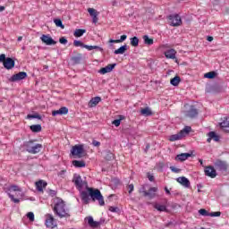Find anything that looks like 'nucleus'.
<instances>
[{
    "instance_id": "obj_1",
    "label": "nucleus",
    "mask_w": 229,
    "mask_h": 229,
    "mask_svg": "<svg viewBox=\"0 0 229 229\" xmlns=\"http://www.w3.org/2000/svg\"><path fill=\"white\" fill-rule=\"evenodd\" d=\"M89 196L93 201H96L97 199V201H98V205H100V207H104L105 199L103 198V195L101 194V191L98 189L88 188V192L87 191L81 192V198L83 203H85V205H88L90 199Z\"/></svg>"
},
{
    "instance_id": "obj_2",
    "label": "nucleus",
    "mask_w": 229,
    "mask_h": 229,
    "mask_svg": "<svg viewBox=\"0 0 229 229\" xmlns=\"http://www.w3.org/2000/svg\"><path fill=\"white\" fill-rule=\"evenodd\" d=\"M54 213L55 216H58L61 219L63 217H71V215L69 214V209L65 207V202L62 199H57L55 202L54 208H53Z\"/></svg>"
},
{
    "instance_id": "obj_3",
    "label": "nucleus",
    "mask_w": 229,
    "mask_h": 229,
    "mask_svg": "<svg viewBox=\"0 0 229 229\" xmlns=\"http://www.w3.org/2000/svg\"><path fill=\"white\" fill-rule=\"evenodd\" d=\"M192 128L191 126H185L182 130H181L177 134H173L169 136L168 140L170 142H175V140H182L183 137H186L191 133Z\"/></svg>"
},
{
    "instance_id": "obj_4",
    "label": "nucleus",
    "mask_w": 229,
    "mask_h": 229,
    "mask_svg": "<svg viewBox=\"0 0 229 229\" xmlns=\"http://www.w3.org/2000/svg\"><path fill=\"white\" fill-rule=\"evenodd\" d=\"M24 147L26 148V151H28V153H30L31 155H37V153H40V149H42V144H35L31 140L27 141L24 144Z\"/></svg>"
},
{
    "instance_id": "obj_5",
    "label": "nucleus",
    "mask_w": 229,
    "mask_h": 229,
    "mask_svg": "<svg viewBox=\"0 0 229 229\" xmlns=\"http://www.w3.org/2000/svg\"><path fill=\"white\" fill-rule=\"evenodd\" d=\"M71 154L77 158H83V157H87V150H85L83 145H75L72 148Z\"/></svg>"
},
{
    "instance_id": "obj_6",
    "label": "nucleus",
    "mask_w": 229,
    "mask_h": 229,
    "mask_svg": "<svg viewBox=\"0 0 229 229\" xmlns=\"http://www.w3.org/2000/svg\"><path fill=\"white\" fill-rule=\"evenodd\" d=\"M46 220H45V225L47 228H56L57 224H56V219H55V216L51 214H47L45 216Z\"/></svg>"
},
{
    "instance_id": "obj_7",
    "label": "nucleus",
    "mask_w": 229,
    "mask_h": 229,
    "mask_svg": "<svg viewBox=\"0 0 229 229\" xmlns=\"http://www.w3.org/2000/svg\"><path fill=\"white\" fill-rule=\"evenodd\" d=\"M168 21L170 26H180L182 24V18L178 14H170Z\"/></svg>"
},
{
    "instance_id": "obj_8",
    "label": "nucleus",
    "mask_w": 229,
    "mask_h": 229,
    "mask_svg": "<svg viewBox=\"0 0 229 229\" xmlns=\"http://www.w3.org/2000/svg\"><path fill=\"white\" fill-rule=\"evenodd\" d=\"M73 183H75V187L79 189V191H81L83 189V186L87 183L83 182V179H81V176L78 174H75L72 179Z\"/></svg>"
},
{
    "instance_id": "obj_9",
    "label": "nucleus",
    "mask_w": 229,
    "mask_h": 229,
    "mask_svg": "<svg viewBox=\"0 0 229 229\" xmlns=\"http://www.w3.org/2000/svg\"><path fill=\"white\" fill-rule=\"evenodd\" d=\"M184 115L190 119H194L198 117V109L194 106H191L189 110L184 111Z\"/></svg>"
},
{
    "instance_id": "obj_10",
    "label": "nucleus",
    "mask_w": 229,
    "mask_h": 229,
    "mask_svg": "<svg viewBox=\"0 0 229 229\" xmlns=\"http://www.w3.org/2000/svg\"><path fill=\"white\" fill-rule=\"evenodd\" d=\"M40 40L43 44H46V46H55V44H56V41H55L51 36L46 34L40 37Z\"/></svg>"
},
{
    "instance_id": "obj_11",
    "label": "nucleus",
    "mask_w": 229,
    "mask_h": 229,
    "mask_svg": "<svg viewBox=\"0 0 229 229\" xmlns=\"http://www.w3.org/2000/svg\"><path fill=\"white\" fill-rule=\"evenodd\" d=\"M28 78V73L26 72H20L16 74H13L10 78V81H21V80H26Z\"/></svg>"
},
{
    "instance_id": "obj_12",
    "label": "nucleus",
    "mask_w": 229,
    "mask_h": 229,
    "mask_svg": "<svg viewBox=\"0 0 229 229\" xmlns=\"http://www.w3.org/2000/svg\"><path fill=\"white\" fill-rule=\"evenodd\" d=\"M115 65H117V64H108L107 66L101 68L98 71V72L100 74H106L108 72H112V71H114V69H115Z\"/></svg>"
},
{
    "instance_id": "obj_13",
    "label": "nucleus",
    "mask_w": 229,
    "mask_h": 229,
    "mask_svg": "<svg viewBox=\"0 0 229 229\" xmlns=\"http://www.w3.org/2000/svg\"><path fill=\"white\" fill-rule=\"evenodd\" d=\"M176 182H178V183H180L181 185H182V187H185L186 189H189V187H191V181H189V179L184 176L178 177L176 179Z\"/></svg>"
},
{
    "instance_id": "obj_14",
    "label": "nucleus",
    "mask_w": 229,
    "mask_h": 229,
    "mask_svg": "<svg viewBox=\"0 0 229 229\" xmlns=\"http://www.w3.org/2000/svg\"><path fill=\"white\" fill-rule=\"evenodd\" d=\"M4 67L8 71H10V69H13V67H15V61L11 57H7L4 62Z\"/></svg>"
},
{
    "instance_id": "obj_15",
    "label": "nucleus",
    "mask_w": 229,
    "mask_h": 229,
    "mask_svg": "<svg viewBox=\"0 0 229 229\" xmlns=\"http://www.w3.org/2000/svg\"><path fill=\"white\" fill-rule=\"evenodd\" d=\"M69 114V109L65 106L61 107L59 110L52 111V115L56 117V115H65Z\"/></svg>"
},
{
    "instance_id": "obj_16",
    "label": "nucleus",
    "mask_w": 229,
    "mask_h": 229,
    "mask_svg": "<svg viewBox=\"0 0 229 229\" xmlns=\"http://www.w3.org/2000/svg\"><path fill=\"white\" fill-rule=\"evenodd\" d=\"M157 191H158L157 187H152L148 191H143L144 196H148L150 199L155 198L157 196Z\"/></svg>"
},
{
    "instance_id": "obj_17",
    "label": "nucleus",
    "mask_w": 229,
    "mask_h": 229,
    "mask_svg": "<svg viewBox=\"0 0 229 229\" xmlns=\"http://www.w3.org/2000/svg\"><path fill=\"white\" fill-rule=\"evenodd\" d=\"M190 157H192V154L182 153L175 157V160H176V162H185V160H187V158H189Z\"/></svg>"
},
{
    "instance_id": "obj_18",
    "label": "nucleus",
    "mask_w": 229,
    "mask_h": 229,
    "mask_svg": "<svg viewBox=\"0 0 229 229\" xmlns=\"http://www.w3.org/2000/svg\"><path fill=\"white\" fill-rule=\"evenodd\" d=\"M36 188L38 192H43L44 189L47 187V182H44L43 180H39L38 182H36Z\"/></svg>"
},
{
    "instance_id": "obj_19",
    "label": "nucleus",
    "mask_w": 229,
    "mask_h": 229,
    "mask_svg": "<svg viewBox=\"0 0 229 229\" xmlns=\"http://www.w3.org/2000/svg\"><path fill=\"white\" fill-rule=\"evenodd\" d=\"M215 165L218 171H226L228 169V165L224 161H216Z\"/></svg>"
},
{
    "instance_id": "obj_20",
    "label": "nucleus",
    "mask_w": 229,
    "mask_h": 229,
    "mask_svg": "<svg viewBox=\"0 0 229 229\" xmlns=\"http://www.w3.org/2000/svg\"><path fill=\"white\" fill-rule=\"evenodd\" d=\"M208 137L207 142H211L212 140H215V142H219V135H217L216 131H209Z\"/></svg>"
},
{
    "instance_id": "obj_21",
    "label": "nucleus",
    "mask_w": 229,
    "mask_h": 229,
    "mask_svg": "<svg viewBox=\"0 0 229 229\" xmlns=\"http://www.w3.org/2000/svg\"><path fill=\"white\" fill-rule=\"evenodd\" d=\"M101 101V98L99 97H95L91 98L88 104L89 108H94V106H98V104Z\"/></svg>"
},
{
    "instance_id": "obj_22",
    "label": "nucleus",
    "mask_w": 229,
    "mask_h": 229,
    "mask_svg": "<svg viewBox=\"0 0 229 229\" xmlns=\"http://www.w3.org/2000/svg\"><path fill=\"white\" fill-rule=\"evenodd\" d=\"M152 205L158 212H167V207H165V205H161L157 202H154Z\"/></svg>"
},
{
    "instance_id": "obj_23",
    "label": "nucleus",
    "mask_w": 229,
    "mask_h": 229,
    "mask_svg": "<svg viewBox=\"0 0 229 229\" xmlns=\"http://www.w3.org/2000/svg\"><path fill=\"white\" fill-rule=\"evenodd\" d=\"M165 56L166 58H170L171 60H174L176 58V50L174 49H170L165 52Z\"/></svg>"
},
{
    "instance_id": "obj_24",
    "label": "nucleus",
    "mask_w": 229,
    "mask_h": 229,
    "mask_svg": "<svg viewBox=\"0 0 229 229\" xmlns=\"http://www.w3.org/2000/svg\"><path fill=\"white\" fill-rule=\"evenodd\" d=\"M88 224L91 228H98L99 226V222L94 221L92 216L88 217Z\"/></svg>"
},
{
    "instance_id": "obj_25",
    "label": "nucleus",
    "mask_w": 229,
    "mask_h": 229,
    "mask_svg": "<svg viewBox=\"0 0 229 229\" xmlns=\"http://www.w3.org/2000/svg\"><path fill=\"white\" fill-rule=\"evenodd\" d=\"M128 51V46L123 45L120 47L118 49L114 50V55H124Z\"/></svg>"
},
{
    "instance_id": "obj_26",
    "label": "nucleus",
    "mask_w": 229,
    "mask_h": 229,
    "mask_svg": "<svg viewBox=\"0 0 229 229\" xmlns=\"http://www.w3.org/2000/svg\"><path fill=\"white\" fill-rule=\"evenodd\" d=\"M81 59H82L81 54H78L76 56H72L71 58V61L72 62L73 65H78V64L81 63Z\"/></svg>"
},
{
    "instance_id": "obj_27",
    "label": "nucleus",
    "mask_w": 229,
    "mask_h": 229,
    "mask_svg": "<svg viewBox=\"0 0 229 229\" xmlns=\"http://www.w3.org/2000/svg\"><path fill=\"white\" fill-rule=\"evenodd\" d=\"M141 115H144L145 117H149V115H153V112L149 107H145L140 110Z\"/></svg>"
},
{
    "instance_id": "obj_28",
    "label": "nucleus",
    "mask_w": 229,
    "mask_h": 229,
    "mask_svg": "<svg viewBox=\"0 0 229 229\" xmlns=\"http://www.w3.org/2000/svg\"><path fill=\"white\" fill-rule=\"evenodd\" d=\"M126 38H128V36L123 35V36H121L120 39H110L109 43L110 44H121V42H124V40H126Z\"/></svg>"
},
{
    "instance_id": "obj_29",
    "label": "nucleus",
    "mask_w": 229,
    "mask_h": 229,
    "mask_svg": "<svg viewBox=\"0 0 229 229\" xmlns=\"http://www.w3.org/2000/svg\"><path fill=\"white\" fill-rule=\"evenodd\" d=\"M221 128L224 130V131H228L229 132V121L228 118H225L221 123H220Z\"/></svg>"
},
{
    "instance_id": "obj_30",
    "label": "nucleus",
    "mask_w": 229,
    "mask_h": 229,
    "mask_svg": "<svg viewBox=\"0 0 229 229\" xmlns=\"http://www.w3.org/2000/svg\"><path fill=\"white\" fill-rule=\"evenodd\" d=\"M180 81H182V79L180 78V76H175L173 79H171L170 83L174 87H178V85H180Z\"/></svg>"
},
{
    "instance_id": "obj_31",
    "label": "nucleus",
    "mask_w": 229,
    "mask_h": 229,
    "mask_svg": "<svg viewBox=\"0 0 229 229\" xmlns=\"http://www.w3.org/2000/svg\"><path fill=\"white\" fill-rule=\"evenodd\" d=\"M30 130L31 131H33V133H38L42 131V125L40 124L30 125Z\"/></svg>"
},
{
    "instance_id": "obj_32",
    "label": "nucleus",
    "mask_w": 229,
    "mask_h": 229,
    "mask_svg": "<svg viewBox=\"0 0 229 229\" xmlns=\"http://www.w3.org/2000/svg\"><path fill=\"white\" fill-rule=\"evenodd\" d=\"M84 33H87V30H85V29H77V30H75L73 35H74V37L80 38V37H83Z\"/></svg>"
},
{
    "instance_id": "obj_33",
    "label": "nucleus",
    "mask_w": 229,
    "mask_h": 229,
    "mask_svg": "<svg viewBox=\"0 0 229 229\" xmlns=\"http://www.w3.org/2000/svg\"><path fill=\"white\" fill-rule=\"evenodd\" d=\"M143 40H144V44H146L147 46H153L154 44L153 38H150L149 36L148 35L143 36Z\"/></svg>"
},
{
    "instance_id": "obj_34",
    "label": "nucleus",
    "mask_w": 229,
    "mask_h": 229,
    "mask_svg": "<svg viewBox=\"0 0 229 229\" xmlns=\"http://www.w3.org/2000/svg\"><path fill=\"white\" fill-rule=\"evenodd\" d=\"M8 191L10 192L13 191V192H21L22 189H21V187L17 186V185H11L8 187Z\"/></svg>"
},
{
    "instance_id": "obj_35",
    "label": "nucleus",
    "mask_w": 229,
    "mask_h": 229,
    "mask_svg": "<svg viewBox=\"0 0 229 229\" xmlns=\"http://www.w3.org/2000/svg\"><path fill=\"white\" fill-rule=\"evenodd\" d=\"M216 76H217L216 72H209L204 74V78H208V80H214Z\"/></svg>"
},
{
    "instance_id": "obj_36",
    "label": "nucleus",
    "mask_w": 229,
    "mask_h": 229,
    "mask_svg": "<svg viewBox=\"0 0 229 229\" xmlns=\"http://www.w3.org/2000/svg\"><path fill=\"white\" fill-rule=\"evenodd\" d=\"M54 22L57 28H61V30H65V25H64V23H62L61 19H55Z\"/></svg>"
},
{
    "instance_id": "obj_37",
    "label": "nucleus",
    "mask_w": 229,
    "mask_h": 229,
    "mask_svg": "<svg viewBox=\"0 0 229 229\" xmlns=\"http://www.w3.org/2000/svg\"><path fill=\"white\" fill-rule=\"evenodd\" d=\"M72 165H74V167H85V163L84 161L73 160Z\"/></svg>"
},
{
    "instance_id": "obj_38",
    "label": "nucleus",
    "mask_w": 229,
    "mask_h": 229,
    "mask_svg": "<svg viewBox=\"0 0 229 229\" xmlns=\"http://www.w3.org/2000/svg\"><path fill=\"white\" fill-rule=\"evenodd\" d=\"M104 157L106 158V160H108V161L114 160V153L107 150L105 152Z\"/></svg>"
},
{
    "instance_id": "obj_39",
    "label": "nucleus",
    "mask_w": 229,
    "mask_h": 229,
    "mask_svg": "<svg viewBox=\"0 0 229 229\" xmlns=\"http://www.w3.org/2000/svg\"><path fill=\"white\" fill-rule=\"evenodd\" d=\"M131 46H132V47H137L139 46V38L137 37H133L131 38Z\"/></svg>"
},
{
    "instance_id": "obj_40",
    "label": "nucleus",
    "mask_w": 229,
    "mask_h": 229,
    "mask_svg": "<svg viewBox=\"0 0 229 229\" xmlns=\"http://www.w3.org/2000/svg\"><path fill=\"white\" fill-rule=\"evenodd\" d=\"M88 12L91 17L99 15V13H98V11H96V9H94V8H89Z\"/></svg>"
},
{
    "instance_id": "obj_41",
    "label": "nucleus",
    "mask_w": 229,
    "mask_h": 229,
    "mask_svg": "<svg viewBox=\"0 0 229 229\" xmlns=\"http://www.w3.org/2000/svg\"><path fill=\"white\" fill-rule=\"evenodd\" d=\"M123 119H124V117L123 115H120V118L113 121L112 124H114L117 128L121 126V121H123Z\"/></svg>"
},
{
    "instance_id": "obj_42",
    "label": "nucleus",
    "mask_w": 229,
    "mask_h": 229,
    "mask_svg": "<svg viewBox=\"0 0 229 229\" xmlns=\"http://www.w3.org/2000/svg\"><path fill=\"white\" fill-rule=\"evenodd\" d=\"M199 214H200V216H204L206 217L210 216V212H208V211H207V209H203V208L199 210Z\"/></svg>"
},
{
    "instance_id": "obj_43",
    "label": "nucleus",
    "mask_w": 229,
    "mask_h": 229,
    "mask_svg": "<svg viewBox=\"0 0 229 229\" xmlns=\"http://www.w3.org/2000/svg\"><path fill=\"white\" fill-rule=\"evenodd\" d=\"M204 173H216V169L212 165L206 166L204 169Z\"/></svg>"
},
{
    "instance_id": "obj_44",
    "label": "nucleus",
    "mask_w": 229,
    "mask_h": 229,
    "mask_svg": "<svg viewBox=\"0 0 229 229\" xmlns=\"http://www.w3.org/2000/svg\"><path fill=\"white\" fill-rule=\"evenodd\" d=\"M27 119H42V116H40V114H28L27 115Z\"/></svg>"
},
{
    "instance_id": "obj_45",
    "label": "nucleus",
    "mask_w": 229,
    "mask_h": 229,
    "mask_svg": "<svg viewBox=\"0 0 229 229\" xmlns=\"http://www.w3.org/2000/svg\"><path fill=\"white\" fill-rule=\"evenodd\" d=\"M73 46H75V47H84L85 44L80 40H74Z\"/></svg>"
},
{
    "instance_id": "obj_46",
    "label": "nucleus",
    "mask_w": 229,
    "mask_h": 229,
    "mask_svg": "<svg viewBox=\"0 0 229 229\" xmlns=\"http://www.w3.org/2000/svg\"><path fill=\"white\" fill-rule=\"evenodd\" d=\"M164 167H165V165H164V163H159V164H157V165H156V169H157V172H162V171H164Z\"/></svg>"
},
{
    "instance_id": "obj_47",
    "label": "nucleus",
    "mask_w": 229,
    "mask_h": 229,
    "mask_svg": "<svg viewBox=\"0 0 229 229\" xmlns=\"http://www.w3.org/2000/svg\"><path fill=\"white\" fill-rule=\"evenodd\" d=\"M220 216H221V212L220 211L209 213V217H219Z\"/></svg>"
},
{
    "instance_id": "obj_48",
    "label": "nucleus",
    "mask_w": 229,
    "mask_h": 229,
    "mask_svg": "<svg viewBox=\"0 0 229 229\" xmlns=\"http://www.w3.org/2000/svg\"><path fill=\"white\" fill-rule=\"evenodd\" d=\"M8 196H9L10 199H12L13 201V203H20L21 202V200L19 199H16L15 197H13V194L8 193Z\"/></svg>"
},
{
    "instance_id": "obj_49",
    "label": "nucleus",
    "mask_w": 229,
    "mask_h": 229,
    "mask_svg": "<svg viewBox=\"0 0 229 229\" xmlns=\"http://www.w3.org/2000/svg\"><path fill=\"white\" fill-rule=\"evenodd\" d=\"M27 217L30 219V221H35V214H33V212H29L27 214Z\"/></svg>"
},
{
    "instance_id": "obj_50",
    "label": "nucleus",
    "mask_w": 229,
    "mask_h": 229,
    "mask_svg": "<svg viewBox=\"0 0 229 229\" xmlns=\"http://www.w3.org/2000/svg\"><path fill=\"white\" fill-rule=\"evenodd\" d=\"M205 174L209 178H216V176H217V173H206Z\"/></svg>"
},
{
    "instance_id": "obj_51",
    "label": "nucleus",
    "mask_w": 229,
    "mask_h": 229,
    "mask_svg": "<svg viewBox=\"0 0 229 229\" xmlns=\"http://www.w3.org/2000/svg\"><path fill=\"white\" fill-rule=\"evenodd\" d=\"M0 62H3V64L6 62V55L4 54L0 55Z\"/></svg>"
},
{
    "instance_id": "obj_52",
    "label": "nucleus",
    "mask_w": 229,
    "mask_h": 229,
    "mask_svg": "<svg viewBox=\"0 0 229 229\" xmlns=\"http://www.w3.org/2000/svg\"><path fill=\"white\" fill-rule=\"evenodd\" d=\"M59 42H60V44L65 45V44H67V38H65L64 37L60 38Z\"/></svg>"
},
{
    "instance_id": "obj_53",
    "label": "nucleus",
    "mask_w": 229,
    "mask_h": 229,
    "mask_svg": "<svg viewBox=\"0 0 229 229\" xmlns=\"http://www.w3.org/2000/svg\"><path fill=\"white\" fill-rule=\"evenodd\" d=\"M134 186L133 184L128 185L129 194H131L133 192Z\"/></svg>"
},
{
    "instance_id": "obj_54",
    "label": "nucleus",
    "mask_w": 229,
    "mask_h": 229,
    "mask_svg": "<svg viewBox=\"0 0 229 229\" xmlns=\"http://www.w3.org/2000/svg\"><path fill=\"white\" fill-rule=\"evenodd\" d=\"M84 48L88 49V51H92V49H94V46L84 45Z\"/></svg>"
},
{
    "instance_id": "obj_55",
    "label": "nucleus",
    "mask_w": 229,
    "mask_h": 229,
    "mask_svg": "<svg viewBox=\"0 0 229 229\" xmlns=\"http://www.w3.org/2000/svg\"><path fill=\"white\" fill-rule=\"evenodd\" d=\"M92 145L95 146V147L101 146V142H99L98 140H93Z\"/></svg>"
},
{
    "instance_id": "obj_56",
    "label": "nucleus",
    "mask_w": 229,
    "mask_h": 229,
    "mask_svg": "<svg viewBox=\"0 0 229 229\" xmlns=\"http://www.w3.org/2000/svg\"><path fill=\"white\" fill-rule=\"evenodd\" d=\"M171 171H173V173H179L180 169L174 167V166H171L170 167Z\"/></svg>"
},
{
    "instance_id": "obj_57",
    "label": "nucleus",
    "mask_w": 229,
    "mask_h": 229,
    "mask_svg": "<svg viewBox=\"0 0 229 229\" xmlns=\"http://www.w3.org/2000/svg\"><path fill=\"white\" fill-rule=\"evenodd\" d=\"M93 49H98V51H100L101 53H103V47H101L93 46Z\"/></svg>"
},
{
    "instance_id": "obj_58",
    "label": "nucleus",
    "mask_w": 229,
    "mask_h": 229,
    "mask_svg": "<svg viewBox=\"0 0 229 229\" xmlns=\"http://www.w3.org/2000/svg\"><path fill=\"white\" fill-rule=\"evenodd\" d=\"M109 211L110 212H117V208H115V207H109Z\"/></svg>"
},
{
    "instance_id": "obj_59",
    "label": "nucleus",
    "mask_w": 229,
    "mask_h": 229,
    "mask_svg": "<svg viewBox=\"0 0 229 229\" xmlns=\"http://www.w3.org/2000/svg\"><path fill=\"white\" fill-rule=\"evenodd\" d=\"M148 178L149 182H154L155 181V176L154 175L148 174Z\"/></svg>"
},
{
    "instance_id": "obj_60",
    "label": "nucleus",
    "mask_w": 229,
    "mask_h": 229,
    "mask_svg": "<svg viewBox=\"0 0 229 229\" xmlns=\"http://www.w3.org/2000/svg\"><path fill=\"white\" fill-rule=\"evenodd\" d=\"M207 40H208V42H212V40H214V37L208 36V37L207 38Z\"/></svg>"
},
{
    "instance_id": "obj_61",
    "label": "nucleus",
    "mask_w": 229,
    "mask_h": 229,
    "mask_svg": "<svg viewBox=\"0 0 229 229\" xmlns=\"http://www.w3.org/2000/svg\"><path fill=\"white\" fill-rule=\"evenodd\" d=\"M165 191L166 192V194L171 195V191L167 187H165Z\"/></svg>"
},
{
    "instance_id": "obj_62",
    "label": "nucleus",
    "mask_w": 229,
    "mask_h": 229,
    "mask_svg": "<svg viewBox=\"0 0 229 229\" xmlns=\"http://www.w3.org/2000/svg\"><path fill=\"white\" fill-rule=\"evenodd\" d=\"M93 22L96 24L98 22V16H92Z\"/></svg>"
},
{
    "instance_id": "obj_63",
    "label": "nucleus",
    "mask_w": 229,
    "mask_h": 229,
    "mask_svg": "<svg viewBox=\"0 0 229 229\" xmlns=\"http://www.w3.org/2000/svg\"><path fill=\"white\" fill-rule=\"evenodd\" d=\"M0 12H4V6H0Z\"/></svg>"
},
{
    "instance_id": "obj_64",
    "label": "nucleus",
    "mask_w": 229,
    "mask_h": 229,
    "mask_svg": "<svg viewBox=\"0 0 229 229\" xmlns=\"http://www.w3.org/2000/svg\"><path fill=\"white\" fill-rule=\"evenodd\" d=\"M21 40H22V37L21 36L18 37V42H21Z\"/></svg>"
}]
</instances>
